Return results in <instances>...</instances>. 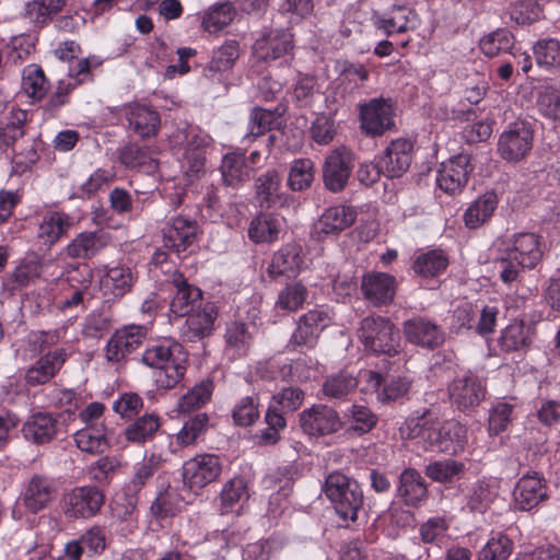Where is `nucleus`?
<instances>
[{
	"instance_id": "nucleus-51",
	"label": "nucleus",
	"mask_w": 560,
	"mask_h": 560,
	"mask_svg": "<svg viewBox=\"0 0 560 560\" xmlns=\"http://www.w3.org/2000/svg\"><path fill=\"white\" fill-rule=\"evenodd\" d=\"M514 43V35L509 30L498 28L483 36L480 39L479 47L482 54L490 58L497 57L503 52H510L516 57V54L512 51Z\"/></svg>"
},
{
	"instance_id": "nucleus-26",
	"label": "nucleus",
	"mask_w": 560,
	"mask_h": 560,
	"mask_svg": "<svg viewBox=\"0 0 560 560\" xmlns=\"http://www.w3.org/2000/svg\"><path fill=\"white\" fill-rule=\"evenodd\" d=\"M188 353L183 345H173L172 355L165 363L155 370V382L159 388H175L183 380L187 371Z\"/></svg>"
},
{
	"instance_id": "nucleus-9",
	"label": "nucleus",
	"mask_w": 560,
	"mask_h": 560,
	"mask_svg": "<svg viewBox=\"0 0 560 560\" xmlns=\"http://www.w3.org/2000/svg\"><path fill=\"white\" fill-rule=\"evenodd\" d=\"M149 329L144 325H125L116 329L105 346V359L108 363L124 362L131 353L138 350L147 339Z\"/></svg>"
},
{
	"instance_id": "nucleus-46",
	"label": "nucleus",
	"mask_w": 560,
	"mask_h": 560,
	"mask_svg": "<svg viewBox=\"0 0 560 560\" xmlns=\"http://www.w3.org/2000/svg\"><path fill=\"white\" fill-rule=\"evenodd\" d=\"M72 226L71 218L63 212L47 213L38 228V237L44 244H55Z\"/></svg>"
},
{
	"instance_id": "nucleus-48",
	"label": "nucleus",
	"mask_w": 560,
	"mask_h": 560,
	"mask_svg": "<svg viewBox=\"0 0 560 560\" xmlns=\"http://www.w3.org/2000/svg\"><path fill=\"white\" fill-rule=\"evenodd\" d=\"M163 462L164 459L160 454L151 453L149 456H144L142 462L135 466L132 477L125 488L139 495L141 490L162 467Z\"/></svg>"
},
{
	"instance_id": "nucleus-23",
	"label": "nucleus",
	"mask_w": 560,
	"mask_h": 560,
	"mask_svg": "<svg viewBox=\"0 0 560 560\" xmlns=\"http://www.w3.org/2000/svg\"><path fill=\"white\" fill-rule=\"evenodd\" d=\"M171 284L175 289L170 303L171 314L182 318L200 307L202 301L201 290L190 284L182 272L175 271L172 275Z\"/></svg>"
},
{
	"instance_id": "nucleus-32",
	"label": "nucleus",
	"mask_w": 560,
	"mask_h": 560,
	"mask_svg": "<svg viewBox=\"0 0 560 560\" xmlns=\"http://www.w3.org/2000/svg\"><path fill=\"white\" fill-rule=\"evenodd\" d=\"M59 419L49 412H37L23 424L22 431L26 440L35 444H45L55 439Z\"/></svg>"
},
{
	"instance_id": "nucleus-39",
	"label": "nucleus",
	"mask_w": 560,
	"mask_h": 560,
	"mask_svg": "<svg viewBox=\"0 0 560 560\" xmlns=\"http://www.w3.org/2000/svg\"><path fill=\"white\" fill-rule=\"evenodd\" d=\"M357 218V212L349 206H334L325 210L319 219L320 232L337 234L350 228Z\"/></svg>"
},
{
	"instance_id": "nucleus-37",
	"label": "nucleus",
	"mask_w": 560,
	"mask_h": 560,
	"mask_svg": "<svg viewBox=\"0 0 560 560\" xmlns=\"http://www.w3.org/2000/svg\"><path fill=\"white\" fill-rule=\"evenodd\" d=\"M66 4V0H27L24 4L22 16L34 27L42 28L47 25L52 16L59 13Z\"/></svg>"
},
{
	"instance_id": "nucleus-16",
	"label": "nucleus",
	"mask_w": 560,
	"mask_h": 560,
	"mask_svg": "<svg viewBox=\"0 0 560 560\" xmlns=\"http://www.w3.org/2000/svg\"><path fill=\"white\" fill-rule=\"evenodd\" d=\"M353 168L352 153L345 147L334 150L325 160L323 180L325 187L339 192L345 189Z\"/></svg>"
},
{
	"instance_id": "nucleus-34",
	"label": "nucleus",
	"mask_w": 560,
	"mask_h": 560,
	"mask_svg": "<svg viewBox=\"0 0 560 560\" xmlns=\"http://www.w3.org/2000/svg\"><path fill=\"white\" fill-rule=\"evenodd\" d=\"M280 231V219L268 210H261L249 222L247 235L255 244H271L278 241Z\"/></svg>"
},
{
	"instance_id": "nucleus-54",
	"label": "nucleus",
	"mask_w": 560,
	"mask_h": 560,
	"mask_svg": "<svg viewBox=\"0 0 560 560\" xmlns=\"http://www.w3.org/2000/svg\"><path fill=\"white\" fill-rule=\"evenodd\" d=\"M27 112L21 108H12L7 121L0 127V142L5 147H13L16 141L25 136Z\"/></svg>"
},
{
	"instance_id": "nucleus-62",
	"label": "nucleus",
	"mask_w": 560,
	"mask_h": 560,
	"mask_svg": "<svg viewBox=\"0 0 560 560\" xmlns=\"http://www.w3.org/2000/svg\"><path fill=\"white\" fill-rule=\"evenodd\" d=\"M314 163L310 159H299L293 161L289 177L288 186L293 191H302L308 188L314 179Z\"/></svg>"
},
{
	"instance_id": "nucleus-55",
	"label": "nucleus",
	"mask_w": 560,
	"mask_h": 560,
	"mask_svg": "<svg viewBox=\"0 0 560 560\" xmlns=\"http://www.w3.org/2000/svg\"><path fill=\"white\" fill-rule=\"evenodd\" d=\"M278 117L275 112L261 107H254L249 115L247 131L244 141L252 142L275 128Z\"/></svg>"
},
{
	"instance_id": "nucleus-49",
	"label": "nucleus",
	"mask_w": 560,
	"mask_h": 560,
	"mask_svg": "<svg viewBox=\"0 0 560 560\" xmlns=\"http://www.w3.org/2000/svg\"><path fill=\"white\" fill-rule=\"evenodd\" d=\"M214 384L211 378L202 380L194 385L177 402L179 413H190L202 408L213 394Z\"/></svg>"
},
{
	"instance_id": "nucleus-30",
	"label": "nucleus",
	"mask_w": 560,
	"mask_h": 560,
	"mask_svg": "<svg viewBox=\"0 0 560 560\" xmlns=\"http://www.w3.org/2000/svg\"><path fill=\"white\" fill-rule=\"evenodd\" d=\"M397 498L407 506H419L428 498L424 478L416 468H405L398 478Z\"/></svg>"
},
{
	"instance_id": "nucleus-64",
	"label": "nucleus",
	"mask_w": 560,
	"mask_h": 560,
	"mask_svg": "<svg viewBox=\"0 0 560 560\" xmlns=\"http://www.w3.org/2000/svg\"><path fill=\"white\" fill-rule=\"evenodd\" d=\"M533 51L539 66L560 67V42L558 39H540L534 45Z\"/></svg>"
},
{
	"instance_id": "nucleus-31",
	"label": "nucleus",
	"mask_w": 560,
	"mask_h": 560,
	"mask_svg": "<svg viewBox=\"0 0 560 560\" xmlns=\"http://www.w3.org/2000/svg\"><path fill=\"white\" fill-rule=\"evenodd\" d=\"M535 337V327L523 319L513 320L502 329L498 345L503 352H526Z\"/></svg>"
},
{
	"instance_id": "nucleus-19",
	"label": "nucleus",
	"mask_w": 560,
	"mask_h": 560,
	"mask_svg": "<svg viewBox=\"0 0 560 560\" xmlns=\"http://www.w3.org/2000/svg\"><path fill=\"white\" fill-rule=\"evenodd\" d=\"M199 232L196 220L178 215L170 220L162 230L163 245L179 255L194 244Z\"/></svg>"
},
{
	"instance_id": "nucleus-13",
	"label": "nucleus",
	"mask_w": 560,
	"mask_h": 560,
	"mask_svg": "<svg viewBox=\"0 0 560 560\" xmlns=\"http://www.w3.org/2000/svg\"><path fill=\"white\" fill-rule=\"evenodd\" d=\"M334 316L328 308L316 307L303 314L291 336L290 343L296 347L313 348L322 331L330 326Z\"/></svg>"
},
{
	"instance_id": "nucleus-6",
	"label": "nucleus",
	"mask_w": 560,
	"mask_h": 560,
	"mask_svg": "<svg viewBox=\"0 0 560 560\" xmlns=\"http://www.w3.org/2000/svg\"><path fill=\"white\" fill-rule=\"evenodd\" d=\"M254 200L261 210L288 209L294 203V197L282 187V176L270 168L254 179Z\"/></svg>"
},
{
	"instance_id": "nucleus-52",
	"label": "nucleus",
	"mask_w": 560,
	"mask_h": 560,
	"mask_svg": "<svg viewBox=\"0 0 560 560\" xmlns=\"http://www.w3.org/2000/svg\"><path fill=\"white\" fill-rule=\"evenodd\" d=\"M138 503L139 495L124 488L109 503L110 516L120 523L136 522Z\"/></svg>"
},
{
	"instance_id": "nucleus-57",
	"label": "nucleus",
	"mask_w": 560,
	"mask_h": 560,
	"mask_svg": "<svg viewBox=\"0 0 560 560\" xmlns=\"http://www.w3.org/2000/svg\"><path fill=\"white\" fill-rule=\"evenodd\" d=\"M182 499L175 489L167 487L160 491L150 506L151 515L155 520H165L176 515L180 510Z\"/></svg>"
},
{
	"instance_id": "nucleus-22",
	"label": "nucleus",
	"mask_w": 560,
	"mask_h": 560,
	"mask_svg": "<svg viewBox=\"0 0 560 560\" xmlns=\"http://www.w3.org/2000/svg\"><path fill=\"white\" fill-rule=\"evenodd\" d=\"M124 115L128 129L141 139H151L158 136L161 127L159 112L149 105L132 103L125 107Z\"/></svg>"
},
{
	"instance_id": "nucleus-7",
	"label": "nucleus",
	"mask_w": 560,
	"mask_h": 560,
	"mask_svg": "<svg viewBox=\"0 0 560 560\" xmlns=\"http://www.w3.org/2000/svg\"><path fill=\"white\" fill-rule=\"evenodd\" d=\"M534 131L529 122L516 120L508 125L498 140V154L506 162L524 160L533 149Z\"/></svg>"
},
{
	"instance_id": "nucleus-14",
	"label": "nucleus",
	"mask_w": 560,
	"mask_h": 560,
	"mask_svg": "<svg viewBox=\"0 0 560 560\" xmlns=\"http://www.w3.org/2000/svg\"><path fill=\"white\" fill-rule=\"evenodd\" d=\"M548 483L537 471L523 475L513 491V501L518 511H532L548 499Z\"/></svg>"
},
{
	"instance_id": "nucleus-38",
	"label": "nucleus",
	"mask_w": 560,
	"mask_h": 560,
	"mask_svg": "<svg viewBox=\"0 0 560 560\" xmlns=\"http://www.w3.org/2000/svg\"><path fill=\"white\" fill-rule=\"evenodd\" d=\"M135 276L129 267L115 266L107 268L101 279V287L105 294L114 298H122L132 288Z\"/></svg>"
},
{
	"instance_id": "nucleus-15",
	"label": "nucleus",
	"mask_w": 560,
	"mask_h": 560,
	"mask_svg": "<svg viewBox=\"0 0 560 560\" xmlns=\"http://www.w3.org/2000/svg\"><path fill=\"white\" fill-rule=\"evenodd\" d=\"M472 166L468 154H457L441 164L438 171V186L446 194L460 192L468 183Z\"/></svg>"
},
{
	"instance_id": "nucleus-10",
	"label": "nucleus",
	"mask_w": 560,
	"mask_h": 560,
	"mask_svg": "<svg viewBox=\"0 0 560 560\" xmlns=\"http://www.w3.org/2000/svg\"><path fill=\"white\" fill-rule=\"evenodd\" d=\"M222 472V463L218 455L200 454L186 460L183 465V482L197 492L215 481Z\"/></svg>"
},
{
	"instance_id": "nucleus-56",
	"label": "nucleus",
	"mask_w": 560,
	"mask_h": 560,
	"mask_svg": "<svg viewBox=\"0 0 560 560\" xmlns=\"http://www.w3.org/2000/svg\"><path fill=\"white\" fill-rule=\"evenodd\" d=\"M50 84L44 70L35 65L28 66L23 72L22 89L34 101H42L49 91Z\"/></svg>"
},
{
	"instance_id": "nucleus-12",
	"label": "nucleus",
	"mask_w": 560,
	"mask_h": 560,
	"mask_svg": "<svg viewBox=\"0 0 560 560\" xmlns=\"http://www.w3.org/2000/svg\"><path fill=\"white\" fill-rule=\"evenodd\" d=\"M544 237L534 232L514 233L506 241L505 253L523 268L534 269L544 256Z\"/></svg>"
},
{
	"instance_id": "nucleus-61",
	"label": "nucleus",
	"mask_w": 560,
	"mask_h": 560,
	"mask_svg": "<svg viewBox=\"0 0 560 560\" xmlns=\"http://www.w3.org/2000/svg\"><path fill=\"white\" fill-rule=\"evenodd\" d=\"M119 162L129 170L150 167L152 158L148 147L129 142L118 150Z\"/></svg>"
},
{
	"instance_id": "nucleus-36",
	"label": "nucleus",
	"mask_w": 560,
	"mask_h": 560,
	"mask_svg": "<svg viewBox=\"0 0 560 560\" xmlns=\"http://www.w3.org/2000/svg\"><path fill=\"white\" fill-rule=\"evenodd\" d=\"M450 259L444 250L430 249L415 258L412 270L422 279H435L446 271Z\"/></svg>"
},
{
	"instance_id": "nucleus-3",
	"label": "nucleus",
	"mask_w": 560,
	"mask_h": 560,
	"mask_svg": "<svg viewBox=\"0 0 560 560\" xmlns=\"http://www.w3.org/2000/svg\"><path fill=\"white\" fill-rule=\"evenodd\" d=\"M360 341L375 354L395 357L400 352V334L395 324L381 315L364 317L358 329Z\"/></svg>"
},
{
	"instance_id": "nucleus-60",
	"label": "nucleus",
	"mask_w": 560,
	"mask_h": 560,
	"mask_svg": "<svg viewBox=\"0 0 560 560\" xmlns=\"http://www.w3.org/2000/svg\"><path fill=\"white\" fill-rule=\"evenodd\" d=\"M209 428V417L206 412L197 413L188 419L180 431L175 435L176 444L179 447L189 446L197 442Z\"/></svg>"
},
{
	"instance_id": "nucleus-25",
	"label": "nucleus",
	"mask_w": 560,
	"mask_h": 560,
	"mask_svg": "<svg viewBox=\"0 0 560 560\" xmlns=\"http://www.w3.org/2000/svg\"><path fill=\"white\" fill-rule=\"evenodd\" d=\"M397 289L396 278L385 272H369L362 277L363 298L374 306H385L393 302Z\"/></svg>"
},
{
	"instance_id": "nucleus-59",
	"label": "nucleus",
	"mask_w": 560,
	"mask_h": 560,
	"mask_svg": "<svg viewBox=\"0 0 560 560\" xmlns=\"http://www.w3.org/2000/svg\"><path fill=\"white\" fill-rule=\"evenodd\" d=\"M349 428L359 435L372 431L378 421L377 416L366 406L353 404L345 413Z\"/></svg>"
},
{
	"instance_id": "nucleus-33",
	"label": "nucleus",
	"mask_w": 560,
	"mask_h": 560,
	"mask_svg": "<svg viewBox=\"0 0 560 560\" xmlns=\"http://www.w3.org/2000/svg\"><path fill=\"white\" fill-rule=\"evenodd\" d=\"M109 242L110 235L104 231L82 232L67 245L66 254L71 258H91Z\"/></svg>"
},
{
	"instance_id": "nucleus-11",
	"label": "nucleus",
	"mask_w": 560,
	"mask_h": 560,
	"mask_svg": "<svg viewBox=\"0 0 560 560\" xmlns=\"http://www.w3.org/2000/svg\"><path fill=\"white\" fill-rule=\"evenodd\" d=\"M486 386L472 372L459 374L447 386L451 402L460 411L476 408L486 397Z\"/></svg>"
},
{
	"instance_id": "nucleus-24",
	"label": "nucleus",
	"mask_w": 560,
	"mask_h": 560,
	"mask_svg": "<svg viewBox=\"0 0 560 560\" xmlns=\"http://www.w3.org/2000/svg\"><path fill=\"white\" fill-rule=\"evenodd\" d=\"M293 47V35L288 30H270L256 39L253 54L261 61H269L289 55Z\"/></svg>"
},
{
	"instance_id": "nucleus-47",
	"label": "nucleus",
	"mask_w": 560,
	"mask_h": 560,
	"mask_svg": "<svg viewBox=\"0 0 560 560\" xmlns=\"http://www.w3.org/2000/svg\"><path fill=\"white\" fill-rule=\"evenodd\" d=\"M236 9L233 3L225 1L214 3L201 16V27L208 33H218L226 27L235 18Z\"/></svg>"
},
{
	"instance_id": "nucleus-28",
	"label": "nucleus",
	"mask_w": 560,
	"mask_h": 560,
	"mask_svg": "<svg viewBox=\"0 0 560 560\" xmlns=\"http://www.w3.org/2000/svg\"><path fill=\"white\" fill-rule=\"evenodd\" d=\"M57 489L54 481L43 475H34L27 481L22 494L23 504L32 512L37 513L54 500Z\"/></svg>"
},
{
	"instance_id": "nucleus-17",
	"label": "nucleus",
	"mask_w": 560,
	"mask_h": 560,
	"mask_svg": "<svg viewBox=\"0 0 560 560\" xmlns=\"http://www.w3.org/2000/svg\"><path fill=\"white\" fill-rule=\"evenodd\" d=\"M413 143L406 138L392 140L378 158V167L387 178H399L410 167Z\"/></svg>"
},
{
	"instance_id": "nucleus-2",
	"label": "nucleus",
	"mask_w": 560,
	"mask_h": 560,
	"mask_svg": "<svg viewBox=\"0 0 560 560\" xmlns=\"http://www.w3.org/2000/svg\"><path fill=\"white\" fill-rule=\"evenodd\" d=\"M323 492L342 520L354 522L358 518L364 498L355 479L339 470L332 471L325 478Z\"/></svg>"
},
{
	"instance_id": "nucleus-63",
	"label": "nucleus",
	"mask_w": 560,
	"mask_h": 560,
	"mask_svg": "<svg viewBox=\"0 0 560 560\" xmlns=\"http://www.w3.org/2000/svg\"><path fill=\"white\" fill-rule=\"evenodd\" d=\"M336 70L338 72V80L358 90L361 89L370 77V72L363 63L349 60H337Z\"/></svg>"
},
{
	"instance_id": "nucleus-5",
	"label": "nucleus",
	"mask_w": 560,
	"mask_h": 560,
	"mask_svg": "<svg viewBox=\"0 0 560 560\" xmlns=\"http://www.w3.org/2000/svg\"><path fill=\"white\" fill-rule=\"evenodd\" d=\"M395 103L392 98L375 97L359 106L361 131L372 138L395 129Z\"/></svg>"
},
{
	"instance_id": "nucleus-43",
	"label": "nucleus",
	"mask_w": 560,
	"mask_h": 560,
	"mask_svg": "<svg viewBox=\"0 0 560 560\" xmlns=\"http://www.w3.org/2000/svg\"><path fill=\"white\" fill-rule=\"evenodd\" d=\"M160 427L161 419L158 415L145 413L129 423L124 431V435L128 442L141 445L152 441Z\"/></svg>"
},
{
	"instance_id": "nucleus-44",
	"label": "nucleus",
	"mask_w": 560,
	"mask_h": 560,
	"mask_svg": "<svg viewBox=\"0 0 560 560\" xmlns=\"http://www.w3.org/2000/svg\"><path fill=\"white\" fill-rule=\"evenodd\" d=\"M225 352L231 354L232 359H237L247 355L253 336L248 331L245 323L233 322L228 325L225 335Z\"/></svg>"
},
{
	"instance_id": "nucleus-35",
	"label": "nucleus",
	"mask_w": 560,
	"mask_h": 560,
	"mask_svg": "<svg viewBox=\"0 0 560 560\" xmlns=\"http://www.w3.org/2000/svg\"><path fill=\"white\" fill-rule=\"evenodd\" d=\"M358 385V375L353 371L341 369L325 377L320 392L327 399L343 400L355 392Z\"/></svg>"
},
{
	"instance_id": "nucleus-40",
	"label": "nucleus",
	"mask_w": 560,
	"mask_h": 560,
	"mask_svg": "<svg viewBox=\"0 0 560 560\" xmlns=\"http://www.w3.org/2000/svg\"><path fill=\"white\" fill-rule=\"evenodd\" d=\"M424 474L434 482L454 483L465 476L466 465L452 458L434 460L425 466Z\"/></svg>"
},
{
	"instance_id": "nucleus-20",
	"label": "nucleus",
	"mask_w": 560,
	"mask_h": 560,
	"mask_svg": "<svg viewBox=\"0 0 560 560\" xmlns=\"http://www.w3.org/2000/svg\"><path fill=\"white\" fill-rule=\"evenodd\" d=\"M402 331L407 341L421 348L434 350L444 343V331L433 320L416 316L402 324Z\"/></svg>"
},
{
	"instance_id": "nucleus-27",
	"label": "nucleus",
	"mask_w": 560,
	"mask_h": 560,
	"mask_svg": "<svg viewBox=\"0 0 560 560\" xmlns=\"http://www.w3.org/2000/svg\"><path fill=\"white\" fill-rule=\"evenodd\" d=\"M304 262L303 249L296 243H287L273 253L267 272L271 278L295 277Z\"/></svg>"
},
{
	"instance_id": "nucleus-50",
	"label": "nucleus",
	"mask_w": 560,
	"mask_h": 560,
	"mask_svg": "<svg viewBox=\"0 0 560 560\" xmlns=\"http://www.w3.org/2000/svg\"><path fill=\"white\" fill-rule=\"evenodd\" d=\"M220 172L225 186L237 187L248 178L244 154L231 152L223 156Z\"/></svg>"
},
{
	"instance_id": "nucleus-8",
	"label": "nucleus",
	"mask_w": 560,
	"mask_h": 560,
	"mask_svg": "<svg viewBox=\"0 0 560 560\" xmlns=\"http://www.w3.org/2000/svg\"><path fill=\"white\" fill-rule=\"evenodd\" d=\"M338 411L326 404H314L299 413V427L308 438H323L342 429Z\"/></svg>"
},
{
	"instance_id": "nucleus-42",
	"label": "nucleus",
	"mask_w": 560,
	"mask_h": 560,
	"mask_svg": "<svg viewBox=\"0 0 560 560\" xmlns=\"http://www.w3.org/2000/svg\"><path fill=\"white\" fill-rule=\"evenodd\" d=\"M498 498L495 486L487 480H477L466 495V508L471 513H486Z\"/></svg>"
},
{
	"instance_id": "nucleus-18",
	"label": "nucleus",
	"mask_w": 560,
	"mask_h": 560,
	"mask_svg": "<svg viewBox=\"0 0 560 560\" xmlns=\"http://www.w3.org/2000/svg\"><path fill=\"white\" fill-rule=\"evenodd\" d=\"M218 314V307L213 303L207 302L201 308L185 315L186 319L179 327L180 338L187 342H197L209 337L214 329Z\"/></svg>"
},
{
	"instance_id": "nucleus-45",
	"label": "nucleus",
	"mask_w": 560,
	"mask_h": 560,
	"mask_svg": "<svg viewBox=\"0 0 560 560\" xmlns=\"http://www.w3.org/2000/svg\"><path fill=\"white\" fill-rule=\"evenodd\" d=\"M498 206L493 191H487L476 199L465 211L464 222L468 229H477L488 221Z\"/></svg>"
},
{
	"instance_id": "nucleus-58",
	"label": "nucleus",
	"mask_w": 560,
	"mask_h": 560,
	"mask_svg": "<svg viewBox=\"0 0 560 560\" xmlns=\"http://www.w3.org/2000/svg\"><path fill=\"white\" fill-rule=\"evenodd\" d=\"M249 498L247 482L241 478L235 477L226 481L220 493L221 514H226L240 502Z\"/></svg>"
},
{
	"instance_id": "nucleus-21",
	"label": "nucleus",
	"mask_w": 560,
	"mask_h": 560,
	"mask_svg": "<svg viewBox=\"0 0 560 560\" xmlns=\"http://www.w3.org/2000/svg\"><path fill=\"white\" fill-rule=\"evenodd\" d=\"M69 353L66 348H55L37 359L25 372L24 380L31 387L47 384L67 362Z\"/></svg>"
},
{
	"instance_id": "nucleus-1",
	"label": "nucleus",
	"mask_w": 560,
	"mask_h": 560,
	"mask_svg": "<svg viewBox=\"0 0 560 560\" xmlns=\"http://www.w3.org/2000/svg\"><path fill=\"white\" fill-rule=\"evenodd\" d=\"M399 433L402 439L416 440L424 452L452 456L462 454L468 444L466 425L455 419L440 421L430 408L408 417L400 425Z\"/></svg>"
},
{
	"instance_id": "nucleus-4",
	"label": "nucleus",
	"mask_w": 560,
	"mask_h": 560,
	"mask_svg": "<svg viewBox=\"0 0 560 560\" xmlns=\"http://www.w3.org/2000/svg\"><path fill=\"white\" fill-rule=\"evenodd\" d=\"M104 503L105 493L95 485L77 486L61 499L65 516L72 520H89L96 516Z\"/></svg>"
},
{
	"instance_id": "nucleus-29",
	"label": "nucleus",
	"mask_w": 560,
	"mask_h": 560,
	"mask_svg": "<svg viewBox=\"0 0 560 560\" xmlns=\"http://www.w3.org/2000/svg\"><path fill=\"white\" fill-rule=\"evenodd\" d=\"M368 388L377 393V398L383 404L396 401L408 394L411 382L405 376H396L384 382L381 373L375 371L364 372Z\"/></svg>"
},
{
	"instance_id": "nucleus-41",
	"label": "nucleus",
	"mask_w": 560,
	"mask_h": 560,
	"mask_svg": "<svg viewBox=\"0 0 560 560\" xmlns=\"http://www.w3.org/2000/svg\"><path fill=\"white\" fill-rule=\"evenodd\" d=\"M240 55V44L234 40H226L212 55L210 62L203 69V75L208 79H215L222 72L230 70Z\"/></svg>"
},
{
	"instance_id": "nucleus-53",
	"label": "nucleus",
	"mask_w": 560,
	"mask_h": 560,
	"mask_svg": "<svg viewBox=\"0 0 560 560\" xmlns=\"http://www.w3.org/2000/svg\"><path fill=\"white\" fill-rule=\"evenodd\" d=\"M79 450L89 454H102L109 447L104 428L86 427L74 434Z\"/></svg>"
}]
</instances>
